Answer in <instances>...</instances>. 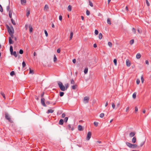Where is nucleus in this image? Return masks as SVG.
I'll return each instance as SVG.
<instances>
[{"label": "nucleus", "instance_id": "nucleus-30", "mask_svg": "<svg viewBox=\"0 0 151 151\" xmlns=\"http://www.w3.org/2000/svg\"><path fill=\"white\" fill-rule=\"evenodd\" d=\"M72 7L71 6L69 5L68 7V10L69 11H71V10Z\"/></svg>", "mask_w": 151, "mask_h": 151}, {"label": "nucleus", "instance_id": "nucleus-36", "mask_svg": "<svg viewBox=\"0 0 151 151\" xmlns=\"http://www.w3.org/2000/svg\"><path fill=\"white\" fill-rule=\"evenodd\" d=\"M93 124L96 127H97L99 123L97 122H94Z\"/></svg>", "mask_w": 151, "mask_h": 151}, {"label": "nucleus", "instance_id": "nucleus-47", "mask_svg": "<svg viewBox=\"0 0 151 151\" xmlns=\"http://www.w3.org/2000/svg\"><path fill=\"white\" fill-rule=\"evenodd\" d=\"M68 119V118L67 117H65L64 119V121L65 122H67V121Z\"/></svg>", "mask_w": 151, "mask_h": 151}, {"label": "nucleus", "instance_id": "nucleus-3", "mask_svg": "<svg viewBox=\"0 0 151 151\" xmlns=\"http://www.w3.org/2000/svg\"><path fill=\"white\" fill-rule=\"evenodd\" d=\"M91 133L90 132H89L88 133V134L86 137V140H89L91 138Z\"/></svg>", "mask_w": 151, "mask_h": 151}, {"label": "nucleus", "instance_id": "nucleus-22", "mask_svg": "<svg viewBox=\"0 0 151 151\" xmlns=\"http://www.w3.org/2000/svg\"><path fill=\"white\" fill-rule=\"evenodd\" d=\"M141 57V55L139 53H138L136 55V58H137L139 59Z\"/></svg>", "mask_w": 151, "mask_h": 151}, {"label": "nucleus", "instance_id": "nucleus-41", "mask_svg": "<svg viewBox=\"0 0 151 151\" xmlns=\"http://www.w3.org/2000/svg\"><path fill=\"white\" fill-rule=\"evenodd\" d=\"M64 93L63 92H60V96H63Z\"/></svg>", "mask_w": 151, "mask_h": 151}, {"label": "nucleus", "instance_id": "nucleus-24", "mask_svg": "<svg viewBox=\"0 0 151 151\" xmlns=\"http://www.w3.org/2000/svg\"><path fill=\"white\" fill-rule=\"evenodd\" d=\"M88 2L89 5L92 7H93V5L92 2L89 0H88Z\"/></svg>", "mask_w": 151, "mask_h": 151}, {"label": "nucleus", "instance_id": "nucleus-39", "mask_svg": "<svg viewBox=\"0 0 151 151\" xmlns=\"http://www.w3.org/2000/svg\"><path fill=\"white\" fill-rule=\"evenodd\" d=\"M132 29V32H133L135 34L136 33V29L134 28H133Z\"/></svg>", "mask_w": 151, "mask_h": 151}, {"label": "nucleus", "instance_id": "nucleus-29", "mask_svg": "<svg viewBox=\"0 0 151 151\" xmlns=\"http://www.w3.org/2000/svg\"><path fill=\"white\" fill-rule=\"evenodd\" d=\"M11 20L12 21V24L14 25H15L16 24V23L15 21L12 18L11 19Z\"/></svg>", "mask_w": 151, "mask_h": 151}, {"label": "nucleus", "instance_id": "nucleus-17", "mask_svg": "<svg viewBox=\"0 0 151 151\" xmlns=\"http://www.w3.org/2000/svg\"><path fill=\"white\" fill-rule=\"evenodd\" d=\"M59 124L60 125H63V119H60L59 122Z\"/></svg>", "mask_w": 151, "mask_h": 151}, {"label": "nucleus", "instance_id": "nucleus-63", "mask_svg": "<svg viewBox=\"0 0 151 151\" xmlns=\"http://www.w3.org/2000/svg\"><path fill=\"white\" fill-rule=\"evenodd\" d=\"M76 60L75 59H73V62L74 63H76Z\"/></svg>", "mask_w": 151, "mask_h": 151}, {"label": "nucleus", "instance_id": "nucleus-32", "mask_svg": "<svg viewBox=\"0 0 151 151\" xmlns=\"http://www.w3.org/2000/svg\"><path fill=\"white\" fill-rule=\"evenodd\" d=\"M107 22L108 24H111L110 20L109 18H108L107 19Z\"/></svg>", "mask_w": 151, "mask_h": 151}, {"label": "nucleus", "instance_id": "nucleus-54", "mask_svg": "<svg viewBox=\"0 0 151 151\" xmlns=\"http://www.w3.org/2000/svg\"><path fill=\"white\" fill-rule=\"evenodd\" d=\"M45 33V35L46 37H47L48 35V33L46 31V30H45L44 31Z\"/></svg>", "mask_w": 151, "mask_h": 151}, {"label": "nucleus", "instance_id": "nucleus-23", "mask_svg": "<svg viewBox=\"0 0 151 151\" xmlns=\"http://www.w3.org/2000/svg\"><path fill=\"white\" fill-rule=\"evenodd\" d=\"M102 38V35L101 33H100L99 35V39L101 40Z\"/></svg>", "mask_w": 151, "mask_h": 151}, {"label": "nucleus", "instance_id": "nucleus-56", "mask_svg": "<svg viewBox=\"0 0 151 151\" xmlns=\"http://www.w3.org/2000/svg\"><path fill=\"white\" fill-rule=\"evenodd\" d=\"M99 33L98 31L96 29L95 31V33L96 35L98 34Z\"/></svg>", "mask_w": 151, "mask_h": 151}, {"label": "nucleus", "instance_id": "nucleus-2", "mask_svg": "<svg viewBox=\"0 0 151 151\" xmlns=\"http://www.w3.org/2000/svg\"><path fill=\"white\" fill-rule=\"evenodd\" d=\"M58 85L60 90L63 91H64L66 90L65 86L63 85L62 83L60 81L58 82Z\"/></svg>", "mask_w": 151, "mask_h": 151}, {"label": "nucleus", "instance_id": "nucleus-40", "mask_svg": "<svg viewBox=\"0 0 151 151\" xmlns=\"http://www.w3.org/2000/svg\"><path fill=\"white\" fill-rule=\"evenodd\" d=\"M132 97L133 99H135L136 97V93H134L132 95Z\"/></svg>", "mask_w": 151, "mask_h": 151}, {"label": "nucleus", "instance_id": "nucleus-34", "mask_svg": "<svg viewBox=\"0 0 151 151\" xmlns=\"http://www.w3.org/2000/svg\"><path fill=\"white\" fill-rule=\"evenodd\" d=\"M114 65H117V60L116 59H114Z\"/></svg>", "mask_w": 151, "mask_h": 151}, {"label": "nucleus", "instance_id": "nucleus-62", "mask_svg": "<svg viewBox=\"0 0 151 151\" xmlns=\"http://www.w3.org/2000/svg\"><path fill=\"white\" fill-rule=\"evenodd\" d=\"M145 63L146 64H147V65H149V63L148 60H146L145 61Z\"/></svg>", "mask_w": 151, "mask_h": 151}, {"label": "nucleus", "instance_id": "nucleus-27", "mask_svg": "<svg viewBox=\"0 0 151 151\" xmlns=\"http://www.w3.org/2000/svg\"><path fill=\"white\" fill-rule=\"evenodd\" d=\"M13 55L15 57H17V53L16 51H14L13 52Z\"/></svg>", "mask_w": 151, "mask_h": 151}, {"label": "nucleus", "instance_id": "nucleus-64", "mask_svg": "<svg viewBox=\"0 0 151 151\" xmlns=\"http://www.w3.org/2000/svg\"><path fill=\"white\" fill-rule=\"evenodd\" d=\"M57 52L58 53H59L60 52V49H58L57 50Z\"/></svg>", "mask_w": 151, "mask_h": 151}, {"label": "nucleus", "instance_id": "nucleus-13", "mask_svg": "<svg viewBox=\"0 0 151 151\" xmlns=\"http://www.w3.org/2000/svg\"><path fill=\"white\" fill-rule=\"evenodd\" d=\"M54 112V110L52 109H50L48 110L47 113L49 114L50 113H52Z\"/></svg>", "mask_w": 151, "mask_h": 151}, {"label": "nucleus", "instance_id": "nucleus-5", "mask_svg": "<svg viewBox=\"0 0 151 151\" xmlns=\"http://www.w3.org/2000/svg\"><path fill=\"white\" fill-rule=\"evenodd\" d=\"M5 118L6 119L8 120L10 122L11 121L10 116L7 113H6L5 114Z\"/></svg>", "mask_w": 151, "mask_h": 151}, {"label": "nucleus", "instance_id": "nucleus-31", "mask_svg": "<svg viewBox=\"0 0 151 151\" xmlns=\"http://www.w3.org/2000/svg\"><path fill=\"white\" fill-rule=\"evenodd\" d=\"M88 71V69L87 68H86L84 70V73L85 74L87 73Z\"/></svg>", "mask_w": 151, "mask_h": 151}, {"label": "nucleus", "instance_id": "nucleus-53", "mask_svg": "<svg viewBox=\"0 0 151 151\" xmlns=\"http://www.w3.org/2000/svg\"><path fill=\"white\" fill-rule=\"evenodd\" d=\"M23 53V51L21 49L19 50V53L20 54H22Z\"/></svg>", "mask_w": 151, "mask_h": 151}, {"label": "nucleus", "instance_id": "nucleus-57", "mask_svg": "<svg viewBox=\"0 0 151 151\" xmlns=\"http://www.w3.org/2000/svg\"><path fill=\"white\" fill-rule=\"evenodd\" d=\"M76 85H73L72 86V88L73 89L75 90L76 88Z\"/></svg>", "mask_w": 151, "mask_h": 151}, {"label": "nucleus", "instance_id": "nucleus-33", "mask_svg": "<svg viewBox=\"0 0 151 151\" xmlns=\"http://www.w3.org/2000/svg\"><path fill=\"white\" fill-rule=\"evenodd\" d=\"M137 147V145L136 144H133L132 147V148H135Z\"/></svg>", "mask_w": 151, "mask_h": 151}, {"label": "nucleus", "instance_id": "nucleus-18", "mask_svg": "<svg viewBox=\"0 0 151 151\" xmlns=\"http://www.w3.org/2000/svg\"><path fill=\"white\" fill-rule=\"evenodd\" d=\"M73 32H71L70 33V40H71L72 39V38L73 37Z\"/></svg>", "mask_w": 151, "mask_h": 151}, {"label": "nucleus", "instance_id": "nucleus-52", "mask_svg": "<svg viewBox=\"0 0 151 151\" xmlns=\"http://www.w3.org/2000/svg\"><path fill=\"white\" fill-rule=\"evenodd\" d=\"M29 73L33 74H34L33 71L31 69H29Z\"/></svg>", "mask_w": 151, "mask_h": 151}, {"label": "nucleus", "instance_id": "nucleus-42", "mask_svg": "<svg viewBox=\"0 0 151 151\" xmlns=\"http://www.w3.org/2000/svg\"><path fill=\"white\" fill-rule=\"evenodd\" d=\"M30 13V11L29 10H28L27 11V13L26 15L28 17L29 16V15Z\"/></svg>", "mask_w": 151, "mask_h": 151}, {"label": "nucleus", "instance_id": "nucleus-6", "mask_svg": "<svg viewBox=\"0 0 151 151\" xmlns=\"http://www.w3.org/2000/svg\"><path fill=\"white\" fill-rule=\"evenodd\" d=\"M126 64L127 67H129L131 65V62L128 59L126 60Z\"/></svg>", "mask_w": 151, "mask_h": 151}, {"label": "nucleus", "instance_id": "nucleus-45", "mask_svg": "<svg viewBox=\"0 0 151 151\" xmlns=\"http://www.w3.org/2000/svg\"><path fill=\"white\" fill-rule=\"evenodd\" d=\"M108 45L110 47H111L112 46V44L110 42H108Z\"/></svg>", "mask_w": 151, "mask_h": 151}, {"label": "nucleus", "instance_id": "nucleus-51", "mask_svg": "<svg viewBox=\"0 0 151 151\" xmlns=\"http://www.w3.org/2000/svg\"><path fill=\"white\" fill-rule=\"evenodd\" d=\"M112 106L113 109H115V105L114 103H112Z\"/></svg>", "mask_w": 151, "mask_h": 151}, {"label": "nucleus", "instance_id": "nucleus-25", "mask_svg": "<svg viewBox=\"0 0 151 151\" xmlns=\"http://www.w3.org/2000/svg\"><path fill=\"white\" fill-rule=\"evenodd\" d=\"M65 86L66 90L69 87L68 84V83L65 84Z\"/></svg>", "mask_w": 151, "mask_h": 151}, {"label": "nucleus", "instance_id": "nucleus-58", "mask_svg": "<svg viewBox=\"0 0 151 151\" xmlns=\"http://www.w3.org/2000/svg\"><path fill=\"white\" fill-rule=\"evenodd\" d=\"M59 19L60 21H61L62 20V17L61 15H60L59 16Z\"/></svg>", "mask_w": 151, "mask_h": 151}, {"label": "nucleus", "instance_id": "nucleus-4", "mask_svg": "<svg viewBox=\"0 0 151 151\" xmlns=\"http://www.w3.org/2000/svg\"><path fill=\"white\" fill-rule=\"evenodd\" d=\"M45 99L44 98H42L41 99V103L42 105L45 106V107H46L47 106L45 104Z\"/></svg>", "mask_w": 151, "mask_h": 151}, {"label": "nucleus", "instance_id": "nucleus-50", "mask_svg": "<svg viewBox=\"0 0 151 151\" xmlns=\"http://www.w3.org/2000/svg\"><path fill=\"white\" fill-rule=\"evenodd\" d=\"M1 94L2 95V96H3V97L5 99V94L3 93L2 92H1Z\"/></svg>", "mask_w": 151, "mask_h": 151}, {"label": "nucleus", "instance_id": "nucleus-61", "mask_svg": "<svg viewBox=\"0 0 151 151\" xmlns=\"http://www.w3.org/2000/svg\"><path fill=\"white\" fill-rule=\"evenodd\" d=\"M65 113H63L62 114V116L63 118H64V117H65Z\"/></svg>", "mask_w": 151, "mask_h": 151}, {"label": "nucleus", "instance_id": "nucleus-49", "mask_svg": "<svg viewBox=\"0 0 151 151\" xmlns=\"http://www.w3.org/2000/svg\"><path fill=\"white\" fill-rule=\"evenodd\" d=\"M70 83L71 84H74L75 82L73 79H72Z\"/></svg>", "mask_w": 151, "mask_h": 151}, {"label": "nucleus", "instance_id": "nucleus-28", "mask_svg": "<svg viewBox=\"0 0 151 151\" xmlns=\"http://www.w3.org/2000/svg\"><path fill=\"white\" fill-rule=\"evenodd\" d=\"M9 4H10V3L9 2V5L7 7H6V10L8 12L10 11L9 10V9H10V6H9Z\"/></svg>", "mask_w": 151, "mask_h": 151}, {"label": "nucleus", "instance_id": "nucleus-46", "mask_svg": "<svg viewBox=\"0 0 151 151\" xmlns=\"http://www.w3.org/2000/svg\"><path fill=\"white\" fill-rule=\"evenodd\" d=\"M145 141L144 142H142L140 144V146L141 147L145 143Z\"/></svg>", "mask_w": 151, "mask_h": 151}, {"label": "nucleus", "instance_id": "nucleus-59", "mask_svg": "<svg viewBox=\"0 0 151 151\" xmlns=\"http://www.w3.org/2000/svg\"><path fill=\"white\" fill-rule=\"evenodd\" d=\"M136 83L137 84H139L140 83V80L139 79H137L136 81Z\"/></svg>", "mask_w": 151, "mask_h": 151}, {"label": "nucleus", "instance_id": "nucleus-35", "mask_svg": "<svg viewBox=\"0 0 151 151\" xmlns=\"http://www.w3.org/2000/svg\"><path fill=\"white\" fill-rule=\"evenodd\" d=\"M104 114L103 113H101L100 115V117L101 118H102L104 117Z\"/></svg>", "mask_w": 151, "mask_h": 151}, {"label": "nucleus", "instance_id": "nucleus-20", "mask_svg": "<svg viewBox=\"0 0 151 151\" xmlns=\"http://www.w3.org/2000/svg\"><path fill=\"white\" fill-rule=\"evenodd\" d=\"M9 17L12 19V12L11 10H10L9 12Z\"/></svg>", "mask_w": 151, "mask_h": 151}, {"label": "nucleus", "instance_id": "nucleus-14", "mask_svg": "<svg viewBox=\"0 0 151 151\" xmlns=\"http://www.w3.org/2000/svg\"><path fill=\"white\" fill-rule=\"evenodd\" d=\"M89 100V98L88 97H87V96H85L84 97V99H83V100L84 101H87L86 102V103H87L88 102V100Z\"/></svg>", "mask_w": 151, "mask_h": 151}, {"label": "nucleus", "instance_id": "nucleus-48", "mask_svg": "<svg viewBox=\"0 0 151 151\" xmlns=\"http://www.w3.org/2000/svg\"><path fill=\"white\" fill-rule=\"evenodd\" d=\"M90 12L89 11L87 10L86 11V14L88 16L90 15Z\"/></svg>", "mask_w": 151, "mask_h": 151}, {"label": "nucleus", "instance_id": "nucleus-10", "mask_svg": "<svg viewBox=\"0 0 151 151\" xmlns=\"http://www.w3.org/2000/svg\"><path fill=\"white\" fill-rule=\"evenodd\" d=\"M9 43L10 44H12L14 42L12 40L11 37H9Z\"/></svg>", "mask_w": 151, "mask_h": 151}, {"label": "nucleus", "instance_id": "nucleus-21", "mask_svg": "<svg viewBox=\"0 0 151 151\" xmlns=\"http://www.w3.org/2000/svg\"><path fill=\"white\" fill-rule=\"evenodd\" d=\"M29 32H32L33 30V28L32 27V26L31 25H29Z\"/></svg>", "mask_w": 151, "mask_h": 151}, {"label": "nucleus", "instance_id": "nucleus-55", "mask_svg": "<svg viewBox=\"0 0 151 151\" xmlns=\"http://www.w3.org/2000/svg\"><path fill=\"white\" fill-rule=\"evenodd\" d=\"M3 11L2 7L1 5H0V11L2 12Z\"/></svg>", "mask_w": 151, "mask_h": 151}, {"label": "nucleus", "instance_id": "nucleus-19", "mask_svg": "<svg viewBox=\"0 0 151 151\" xmlns=\"http://www.w3.org/2000/svg\"><path fill=\"white\" fill-rule=\"evenodd\" d=\"M21 3L22 5H24V4L26 3V0H21Z\"/></svg>", "mask_w": 151, "mask_h": 151}, {"label": "nucleus", "instance_id": "nucleus-16", "mask_svg": "<svg viewBox=\"0 0 151 151\" xmlns=\"http://www.w3.org/2000/svg\"><path fill=\"white\" fill-rule=\"evenodd\" d=\"M136 138L135 137H134L132 140V142L133 143H135L136 142Z\"/></svg>", "mask_w": 151, "mask_h": 151}, {"label": "nucleus", "instance_id": "nucleus-43", "mask_svg": "<svg viewBox=\"0 0 151 151\" xmlns=\"http://www.w3.org/2000/svg\"><path fill=\"white\" fill-rule=\"evenodd\" d=\"M14 74V71H12L10 73V75L11 76H13Z\"/></svg>", "mask_w": 151, "mask_h": 151}, {"label": "nucleus", "instance_id": "nucleus-60", "mask_svg": "<svg viewBox=\"0 0 151 151\" xmlns=\"http://www.w3.org/2000/svg\"><path fill=\"white\" fill-rule=\"evenodd\" d=\"M146 4H147V5L148 6H150V4H149V2H148V1L147 0H146Z\"/></svg>", "mask_w": 151, "mask_h": 151}, {"label": "nucleus", "instance_id": "nucleus-1", "mask_svg": "<svg viewBox=\"0 0 151 151\" xmlns=\"http://www.w3.org/2000/svg\"><path fill=\"white\" fill-rule=\"evenodd\" d=\"M7 28L10 35L11 36H13V34L14 33V31L13 27L11 26L10 27L8 25H7Z\"/></svg>", "mask_w": 151, "mask_h": 151}, {"label": "nucleus", "instance_id": "nucleus-44", "mask_svg": "<svg viewBox=\"0 0 151 151\" xmlns=\"http://www.w3.org/2000/svg\"><path fill=\"white\" fill-rule=\"evenodd\" d=\"M26 65V64L24 61H23L22 63V67L24 68Z\"/></svg>", "mask_w": 151, "mask_h": 151}, {"label": "nucleus", "instance_id": "nucleus-38", "mask_svg": "<svg viewBox=\"0 0 151 151\" xmlns=\"http://www.w3.org/2000/svg\"><path fill=\"white\" fill-rule=\"evenodd\" d=\"M141 82H142V83H143L144 82V78H143V75H142L141 76Z\"/></svg>", "mask_w": 151, "mask_h": 151}, {"label": "nucleus", "instance_id": "nucleus-15", "mask_svg": "<svg viewBox=\"0 0 151 151\" xmlns=\"http://www.w3.org/2000/svg\"><path fill=\"white\" fill-rule=\"evenodd\" d=\"M78 129L80 131H82L83 130L82 127L81 125L78 126Z\"/></svg>", "mask_w": 151, "mask_h": 151}, {"label": "nucleus", "instance_id": "nucleus-11", "mask_svg": "<svg viewBox=\"0 0 151 151\" xmlns=\"http://www.w3.org/2000/svg\"><path fill=\"white\" fill-rule=\"evenodd\" d=\"M48 9V6L47 5H45L44 7V10L45 11H47Z\"/></svg>", "mask_w": 151, "mask_h": 151}, {"label": "nucleus", "instance_id": "nucleus-9", "mask_svg": "<svg viewBox=\"0 0 151 151\" xmlns=\"http://www.w3.org/2000/svg\"><path fill=\"white\" fill-rule=\"evenodd\" d=\"M135 133L134 132H130L129 134V136L130 137H132L134 136L135 135Z\"/></svg>", "mask_w": 151, "mask_h": 151}, {"label": "nucleus", "instance_id": "nucleus-26", "mask_svg": "<svg viewBox=\"0 0 151 151\" xmlns=\"http://www.w3.org/2000/svg\"><path fill=\"white\" fill-rule=\"evenodd\" d=\"M134 42V39H132L130 41V43L131 45L133 44Z\"/></svg>", "mask_w": 151, "mask_h": 151}, {"label": "nucleus", "instance_id": "nucleus-37", "mask_svg": "<svg viewBox=\"0 0 151 151\" xmlns=\"http://www.w3.org/2000/svg\"><path fill=\"white\" fill-rule=\"evenodd\" d=\"M57 60V58L55 56V55H54V59H53V61L54 62H55Z\"/></svg>", "mask_w": 151, "mask_h": 151}, {"label": "nucleus", "instance_id": "nucleus-8", "mask_svg": "<svg viewBox=\"0 0 151 151\" xmlns=\"http://www.w3.org/2000/svg\"><path fill=\"white\" fill-rule=\"evenodd\" d=\"M126 144L129 147L132 148V147L133 144L129 142H126Z\"/></svg>", "mask_w": 151, "mask_h": 151}, {"label": "nucleus", "instance_id": "nucleus-7", "mask_svg": "<svg viewBox=\"0 0 151 151\" xmlns=\"http://www.w3.org/2000/svg\"><path fill=\"white\" fill-rule=\"evenodd\" d=\"M67 128L69 130H70L71 128L72 131H73L74 129V127H71V125L70 124H69L68 125Z\"/></svg>", "mask_w": 151, "mask_h": 151}, {"label": "nucleus", "instance_id": "nucleus-12", "mask_svg": "<svg viewBox=\"0 0 151 151\" xmlns=\"http://www.w3.org/2000/svg\"><path fill=\"white\" fill-rule=\"evenodd\" d=\"M10 50L11 52V53L12 55L13 53V47L12 46H10Z\"/></svg>", "mask_w": 151, "mask_h": 151}]
</instances>
